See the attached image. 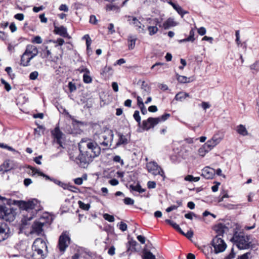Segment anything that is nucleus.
Returning <instances> with one entry per match:
<instances>
[{"label":"nucleus","instance_id":"f257e3e1","mask_svg":"<svg viewBox=\"0 0 259 259\" xmlns=\"http://www.w3.org/2000/svg\"><path fill=\"white\" fill-rule=\"evenodd\" d=\"M78 147L80 154L75 155L74 153H70V158L83 167L101 153L100 147L91 140L82 141L79 144Z\"/></svg>","mask_w":259,"mask_h":259},{"label":"nucleus","instance_id":"f03ea898","mask_svg":"<svg viewBox=\"0 0 259 259\" xmlns=\"http://www.w3.org/2000/svg\"><path fill=\"white\" fill-rule=\"evenodd\" d=\"M114 138L113 131L107 127H104L99 133L96 134L94 136V143L98 146L100 145L104 147V149L110 148Z\"/></svg>","mask_w":259,"mask_h":259},{"label":"nucleus","instance_id":"7ed1b4c3","mask_svg":"<svg viewBox=\"0 0 259 259\" xmlns=\"http://www.w3.org/2000/svg\"><path fill=\"white\" fill-rule=\"evenodd\" d=\"M230 241L240 249H248L251 244L249 237L242 232H234Z\"/></svg>","mask_w":259,"mask_h":259},{"label":"nucleus","instance_id":"20e7f679","mask_svg":"<svg viewBox=\"0 0 259 259\" xmlns=\"http://www.w3.org/2000/svg\"><path fill=\"white\" fill-rule=\"evenodd\" d=\"M16 215L15 210L10 206L0 204V218L8 222L14 220Z\"/></svg>","mask_w":259,"mask_h":259},{"label":"nucleus","instance_id":"39448f33","mask_svg":"<svg viewBox=\"0 0 259 259\" xmlns=\"http://www.w3.org/2000/svg\"><path fill=\"white\" fill-rule=\"evenodd\" d=\"M15 204L20 208L26 210L35 209V211H37L40 205L38 201L36 199H33L28 201L18 200L15 201Z\"/></svg>","mask_w":259,"mask_h":259},{"label":"nucleus","instance_id":"423d86ee","mask_svg":"<svg viewBox=\"0 0 259 259\" xmlns=\"http://www.w3.org/2000/svg\"><path fill=\"white\" fill-rule=\"evenodd\" d=\"M70 243V238L67 231L63 232L59 236L57 248L61 254H64Z\"/></svg>","mask_w":259,"mask_h":259},{"label":"nucleus","instance_id":"0eeeda50","mask_svg":"<svg viewBox=\"0 0 259 259\" xmlns=\"http://www.w3.org/2000/svg\"><path fill=\"white\" fill-rule=\"evenodd\" d=\"M146 166L149 172L154 176L160 175L163 178V180L164 179L165 177L164 172L157 162L150 161L146 164Z\"/></svg>","mask_w":259,"mask_h":259},{"label":"nucleus","instance_id":"6e6552de","mask_svg":"<svg viewBox=\"0 0 259 259\" xmlns=\"http://www.w3.org/2000/svg\"><path fill=\"white\" fill-rule=\"evenodd\" d=\"M46 221L44 217L40 218L38 221H35L31 226L30 232L31 234L41 235L44 234L43 227L46 224Z\"/></svg>","mask_w":259,"mask_h":259},{"label":"nucleus","instance_id":"1a4fd4ad","mask_svg":"<svg viewBox=\"0 0 259 259\" xmlns=\"http://www.w3.org/2000/svg\"><path fill=\"white\" fill-rule=\"evenodd\" d=\"M212 245L214 249V252L218 253L224 251L227 245L221 237L215 236L212 240Z\"/></svg>","mask_w":259,"mask_h":259},{"label":"nucleus","instance_id":"9d476101","mask_svg":"<svg viewBox=\"0 0 259 259\" xmlns=\"http://www.w3.org/2000/svg\"><path fill=\"white\" fill-rule=\"evenodd\" d=\"M159 123L158 118L149 117L147 120H143L142 122V128L145 130H148L153 127L155 125Z\"/></svg>","mask_w":259,"mask_h":259},{"label":"nucleus","instance_id":"9b49d317","mask_svg":"<svg viewBox=\"0 0 259 259\" xmlns=\"http://www.w3.org/2000/svg\"><path fill=\"white\" fill-rule=\"evenodd\" d=\"M10 236V229L7 224L0 223V242L8 238Z\"/></svg>","mask_w":259,"mask_h":259},{"label":"nucleus","instance_id":"f8f14e48","mask_svg":"<svg viewBox=\"0 0 259 259\" xmlns=\"http://www.w3.org/2000/svg\"><path fill=\"white\" fill-rule=\"evenodd\" d=\"M32 248L40 249V250L45 252L47 250V245L45 241L41 238H38L34 240Z\"/></svg>","mask_w":259,"mask_h":259},{"label":"nucleus","instance_id":"ddd939ff","mask_svg":"<svg viewBox=\"0 0 259 259\" xmlns=\"http://www.w3.org/2000/svg\"><path fill=\"white\" fill-rule=\"evenodd\" d=\"M221 138L214 136L211 140H208L203 145L207 149V151H209L217 145H218L221 142Z\"/></svg>","mask_w":259,"mask_h":259},{"label":"nucleus","instance_id":"4468645a","mask_svg":"<svg viewBox=\"0 0 259 259\" xmlns=\"http://www.w3.org/2000/svg\"><path fill=\"white\" fill-rule=\"evenodd\" d=\"M215 173V170L214 169L206 166L202 170L201 175L206 179H210L213 178Z\"/></svg>","mask_w":259,"mask_h":259},{"label":"nucleus","instance_id":"2eb2a0df","mask_svg":"<svg viewBox=\"0 0 259 259\" xmlns=\"http://www.w3.org/2000/svg\"><path fill=\"white\" fill-rule=\"evenodd\" d=\"M52 135L55 138L56 142L59 145L60 147H62V142L61 139H62L63 133L60 130L59 127H56L55 129L52 132Z\"/></svg>","mask_w":259,"mask_h":259},{"label":"nucleus","instance_id":"dca6fc26","mask_svg":"<svg viewBox=\"0 0 259 259\" xmlns=\"http://www.w3.org/2000/svg\"><path fill=\"white\" fill-rule=\"evenodd\" d=\"M32 252L30 254L31 259H44L46 257L45 252L36 248H32Z\"/></svg>","mask_w":259,"mask_h":259},{"label":"nucleus","instance_id":"f3484780","mask_svg":"<svg viewBox=\"0 0 259 259\" xmlns=\"http://www.w3.org/2000/svg\"><path fill=\"white\" fill-rule=\"evenodd\" d=\"M215 231L218 234L216 236L221 237L220 236L228 231V228L222 224H219L215 227Z\"/></svg>","mask_w":259,"mask_h":259},{"label":"nucleus","instance_id":"a211bd4d","mask_svg":"<svg viewBox=\"0 0 259 259\" xmlns=\"http://www.w3.org/2000/svg\"><path fill=\"white\" fill-rule=\"evenodd\" d=\"M137 38L136 35H130L127 37L128 48L130 50L134 49Z\"/></svg>","mask_w":259,"mask_h":259},{"label":"nucleus","instance_id":"6ab92c4d","mask_svg":"<svg viewBox=\"0 0 259 259\" xmlns=\"http://www.w3.org/2000/svg\"><path fill=\"white\" fill-rule=\"evenodd\" d=\"M54 32L63 37H65L67 35V29L64 26L60 27L55 26Z\"/></svg>","mask_w":259,"mask_h":259},{"label":"nucleus","instance_id":"aec40b11","mask_svg":"<svg viewBox=\"0 0 259 259\" xmlns=\"http://www.w3.org/2000/svg\"><path fill=\"white\" fill-rule=\"evenodd\" d=\"M177 25V23L172 18H168L166 21L163 23L162 27L165 29H167L171 27L175 26Z\"/></svg>","mask_w":259,"mask_h":259},{"label":"nucleus","instance_id":"412c9836","mask_svg":"<svg viewBox=\"0 0 259 259\" xmlns=\"http://www.w3.org/2000/svg\"><path fill=\"white\" fill-rule=\"evenodd\" d=\"M236 131L239 135L242 136H246L248 135L246 128L242 124H239L236 126Z\"/></svg>","mask_w":259,"mask_h":259},{"label":"nucleus","instance_id":"4be33fe9","mask_svg":"<svg viewBox=\"0 0 259 259\" xmlns=\"http://www.w3.org/2000/svg\"><path fill=\"white\" fill-rule=\"evenodd\" d=\"M119 139L116 144V147H118L121 145H126L128 143V140L125 136L121 133L118 134Z\"/></svg>","mask_w":259,"mask_h":259},{"label":"nucleus","instance_id":"5701e85b","mask_svg":"<svg viewBox=\"0 0 259 259\" xmlns=\"http://www.w3.org/2000/svg\"><path fill=\"white\" fill-rule=\"evenodd\" d=\"M38 52L37 48L32 45H28L26 47V49L25 51V54H26L27 56L30 55L31 54Z\"/></svg>","mask_w":259,"mask_h":259},{"label":"nucleus","instance_id":"b1692460","mask_svg":"<svg viewBox=\"0 0 259 259\" xmlns=\"http://www.w3.org/2000/svg\"><path fill=\"white\" fill-rule=\"evenodd\" d=\"M189 97V94L185 92H180L176 95L175 99L177 101H183L185 99Z\"/></svg>","mask_w":259,"mask_h":259},{"label":"nucleus","instance_id":"393cba45","mask_svg":"<svg viewBox=\"0 0 259 259\" xmlns=\"http://www.w3.org/2000/svg\"><path fill=\"white\" fill-rule=\"evenodd\" d=\"M128 18V21L130 22L131 24H133L135 26L139 28H141L142 24L141 22L136 17L129 16Z\"/></svg>","mask_w":259,"mask_h":259},{"label":"nucleus","instance_id":"a878e982","mask_svg":"<svg viewBox=\"0 0 259 259\" xmlns=\"http://www.w3.org/2000/svg\"><path fill=\"white\" fill-rule=\"evenodd\" d=\"M177 79L178 81L180 83H187L190 82L191 80L190 78H188L185 76L180 75L178 74H176Z\"/></svg>","mask_w":259,"mask_h":259},{"label":"nucleus","instance_id":"bb28decb","mask_svg":"<svg viewBox=\"0 0 259 259\" xmlns=\"http://www.w3.org/2000/svg\"><path fill=\"white\" fill-rule=\"evenodd\" d=\"M141 89L143 90L142 94L143 96H145L146 95L149 94L150 92V88L148 85L147 84L145 83L144 81L142 82V84L141 85Z\"/></svg>","mask_w":259,"mask_h":259},{"label":"nucleus","instance_id":"cd10ccee","mask_svg":"<svg viewBox=\"0 0 259 259\" xmlns=\"http://www.w3.org/2000/svg\"><path fill=\"white\" fill-rule=\"evenodd\" d=\"M137 244L138 243L136 242V241L134 240L133 238L129 239V241L127 244V250L131 249V248L132 249L136 250L135 247Z\"/></svg>","mask_w":259,"mask_h":259},{"label":"nucleus","instance_id":"c85d7f7f","mask_svg":"<svg viewBox=\"0 0 259 259\" xmlns=\"http://www.w3.org/2000/svg\"><path fill=\"white\" fill-rule=\"evenodd\" d=\"M130 187L132 190L138 192L140 193H143L145 191V190L144 189L142 188L140 185L139 184H138L136 186L131 185H130Z\"/></svg>","mask_w":259,"mask_h":259},{"label":"nucleus","instance_id":"c756f323","mask_svg":"<svg viewBox=\"0 0 259 259\" xmlns=\"http://www.w3.org/2000/svg\"><path fill=\"white\" fill-rule=\"evenodd\" d=\"M27 55L25 54V53L21 56V65L23 66H27L29 65L30 61H28V57H26Z\"/></svg>","mask_w":259,"mask_h":259},{"label":"nucleus","instance_id":"7c9ffc66","mask_svg":"<svg viewBox=\"0 0 259 259\" xmlns=\"http://www.w3.org/2000/svg\"><path fill=\"white\" fill-rule=\"evenodd\" d=\"M133 117H134L135 120L138 122V125L139 126H140L141 125V116L140 115L139 111L138 110L135 111L134 112Z\"/></svg>","mask_w":259,"mask_h":259},{"label":"nucleus","instance_id":"2f4dec72","mask_svg":"<svg viewBox=\"0 0 259 259\" xmlns=\"http://www.w3.org/2000/svg\"><path fill=\"white\" fill-rule=\"evenodd\" d=\"M78 204L79 205V207L84 210H88L91 207L90 204L89 203L85 204L82 202L81 201H78Z\"/></svg>","mask_w":259,"mask_h":259},{"label":"nucleus","instance_id":"473e14b6","mask_svg":"<svg viewBox=\"0 0 259 259\" xmlns=\"http://www.w3.org/2000/svg\"><path fill=\"white\" fill-rule=\"evenodd\" d=\"M148 30L149 31V35H153L157 32L158 29L156 26H149L148 27Z\"/></svg>","mask_w":259,"mask_h":259},{"label":"nucleus","instance_id":"72a5a7b5","mask_svg":"<svg viewBox=\"0 0 259 259\" xmlns=\"http://www.w3.org/2000/svg\"><path fill=\"white\" fill-rule=\"evenodd\" d=\"M90 73H84L83 75V80L86 83H91L92 81L91 77L90 76Z\"/></svg>","mask_w":259,"mask_h":259},{"label":"nucleus","instance_id":"f704fd0d","mask_svg":"<svg viewBox=\"0 0 259 259\" xmlns=\"http://www.w3.org/2000/svg\"><path fill=\"white\" fill-rule=\"evenodd\" d=\"M209 151H207V149L205 148V147L203 145V146L200 148L198 150V153L200 156L203 157L205 154Z\"/></svg>","mask_w":259,"mask_h":259},{"label":"nucleus","instance_id":"c9c22d12","mask_svg":"<svg viewBox=\"0 0 259 259\" xmlns=\"http://www.w3.org/2000/svg\"><path fill=\"white\" fill-rule=\"evenodd\" d=\"M194 35L195 30L194 29L192 28L189 32V35L187 37V40H189V41L193 42L195 40Z\"/></svg>","mask_w":259,"mask_h":259},{"label":"nucleus","instance_id":"e433bc0d","mask_svg":"<svg viewBox=\"0 0 259 259\" xmlns=\"http://www.w3.org/2000/svg\"><path fill=\"white\" fill-rule=\"evenodd\" d=\"M165 222L170 225H171L177 231L178 229H179L180 226H179V225H178L176 223L174 222V221L170 220H166Z\"/></svg>","mask_w":259,"mask_h":259},{"label":"nucleus","instance_id":"4c0bfd02","mask_svg":"<svg viewBox=\"0 0 259 259\" xmlns=\"http://www.w3.org/2000/svg\"><path fill=\"white\" fill-rule=\"evenodd\" d=\"M32 43H35L37 44H40L42 42V40L40 36L37 35L34 37L31 40Z\"/></svg>","mask_w":259,"mask_h":259},{"label":"nucleus","instance_id":"58836bf2","mask_svg":"<svg viewBox=\"0 0 259 259\" xmlns=\"http://www.w3.org/2000/svg\"><path fill=\"white\" fill-rule=\"evenodd\" d=\"M1 82L5 85V88L7 91L9 92L11 90V86L8 82L5 81L3 78H1Z\"/></svg>","mask_w":259,"mask_h":259},{"label":"nucleus","instance_id":"ea45409f","mask_svg":"<svg viewBox=\"0 0 259 259\" xmlns=\"http://www.w3.org/2000/svg\"><path fill=\"white\" fill-rule=\"evenodd\" d=\"M170 114L165 113L164 114L162 115V116L157 117V118H158V119L159 120V122H160L165 121L170 117Z\"/></svg>","mask_w":259,"mask_h":259},{"label":"nucleus","instance_id":"a19ab883","mask_svg":"<svg viewBox=\"0 0 259 259\" xmlns=\"http://www.w3.org/2000/svg\"><path fill=\"white\" fill-rule=\"evenodd\" d=\"M113 161L115 162H119L120 163L121 166L124 165L123 160L121 158L120 156L119 155H116L113 157Z\"/></svg>","mask_w":259,"mask_h":259},{"label":"nucleus","instance_id":"79ce46f5","mask_svg":"<svg viewBox=\"0 0 259 259\" xmlns=\"http://www.w3.org/2000/svg\"><path fill=\"white\" fill-rule=\"evenodd\" d=\"M104 218L109 221V222H113L114 221V218L113 215L109 214L108 213H105L104 214Z\"/></svg>","mask_w":259,"mask_h":259},{"label":"nucleus","instance_id":"37998d69","mask_svg":"<svg viewBox=\"0 0 259 259\" xmlns=\"http://www.w3.org/2000/svg\"><path fill=\"white\" fill-rule=\"evenodd\" d=\"M176 11L182 17H183L184 15L188 13V12L184 10L181 6L178 7L176 10Z\"/></svg>","mask_w":259,"mask_h":259},{"label":"nucleus","instance_id":"c03bdc74","mask_svg":"<svg viewBox=\"0 0 259 259\" xmlns=\"http://www.w3.org/2000/svg\"><path fill=\"white\" fill-rule=\"evenodd\" d=\"M123 201L124 203L126 205H133L134 203V200L129 197L124 198Z\"/></svg>","mask_w":259,"mask_h":259},{"label":"nucleus","instance_id":"a18cd8bd","mask_svg":"<svg viewBox=\"0 0 259 259\" xmlns=\"http://www.w3.org/2000/svg\"><path fill=\"white\" fill-rule=\"evenodd\" d=\"M38 75V73L37 71H33L29 75V78L31 80H35L37 78Z\"/></svg>","mask_w":259,"mask_h":259},{"label":"nucleus","instance_id":"49530a36","mask_svg":"<svg viewBox=\"0 0 259 259\" xmlns=\"http://www.w3.org/2000/svg\"><path fill=\"white\" fill-rule=\"evenodd\" d=\"M68 88L70 92L75 91L76 90V87L74 83L72 82L68 83Z\"/></svg>","mask_w":259,"mask_h":259},{"label":"nucleus","instance_id":"de8ad7c7","mask_svg":"<svg viewBox=\"0 0 259 259\" xmlns=\"http://www.w3.org/2000/svg\"><path fill=\"white\" fill-rule=\"evenodd\" d=\"M119 228L122 231H125L127 229V225L125 223L121 222L119 224Z\"/></svg>","mask_w":259,"mask_h":259},{"label":"nucleus","instance_id":"09e8293b","mask_svg":"<svg viewBox=\"0 0 259 259\" xmlns=\"http://www.w3.org/2000/svg\"><path fill=\"white\" fill-rule=\"evenodd\" d=\"M97 19L95 15H91L90 18V22L93 24H96L97 23Z\"/></svg>","mask_w":259,"mask_h":259},{"label":"nucleus","instance_id":"8fccbe9b","mask_svg":"<svg viewBox=\"0 0 259 259\" xmlns=\"http://www.w3.org/2000/svg\"><path fill=\"white\" fill-rule=\"evenodd\" d=\"M147 186L149 189H154L156 187V183L154 181H149Z\"/></svg>","mask_w":259,"mask_h":259},{"label":"nucleus","instance_id":"3c124183","mask_svg":"<svg viewBox=\"0 0 259 259\" xmlns=\"http://www.w3.org/2000/svg\"><path fill=\"white\" fill-rule=\"evenodd\" d=\"M45 52V56L43 57L48 58L49 56L51 55V52L50 50H48V47L46 46L45 49L44 51Z\"/></svg>","mask_w":259,"mask_h":259},{"label":"nucleus","instance_id":"603ef678","mask_svg":"<svg viewBox=\"0 0 259 259\" xmlns=\"http://www.w3.org/2000/svg\"><path fill=\"white\" fill-rule=\"evenodd\" d=\"M14 18L19 21H22L24 19V16L23 14L18 13L14 16Z\"/></svg>","mask_w":259,"mask_h":259},{"label":"nucleus","instance_id":"864d4df0","mask_svg":"<svg viewBox=\"0 0 259 259\" xmlns=\"http://www.w3.org/2000/svg\"><path fill=\"white\" fill-rule=\"evenodd\" d=\"M235 36L236 43L238 45H239V44H240L239 30L236 31Z\"/></svg>","mask_w":259,"mask_h":259},{"label":"nucleus","instance_id":"5fc2aeb1","mask_svg":"<svg viewBox=\"0 0 259 259\" xmlns=\"http://www.w3.org/2000/svg\"><path fill=\"white\" fill-rule=\"evenodd\" d=\"M206 29L203 27H201L198 29V33L200 35H204L206 33Z\"/></svg>","mask_w":259,"mask_h":259},{"label":"nucleus","instance_id":"6e6d98bb","mask_svg":"<svg viewBox=\"0 0 259 259\" xmlns=\"http://www.w3.org/2000/svg\"><path fill=\"white\" fill-rule=\"evenodd\" d=\"M137 105L139 107L142 106V105H144V104L143 102V99L140 96H137Z\"/></svg>","mask_w":259,"mask_h":259},{"label":"nucleus","instance_id":"4d7b16f0","mask_svg":"<svg viewBox=\"0 0 259 259\" xmlns=\"http://www.w3.org/2000/svg\"><path fill=\"white\" fill-rule=\"evenodd\" d=\"M59 10L64 11V12H67L68 11V7L65 5V4H62L60 6Z\"/></svg>","mask_w":259,"mask_h":259},{"label":"nucleus","instance_id":"13d9d810","mask_svg":"<svg viewBox=\"0 0 259 259\" xmlns=\"http://www.w3.org/2000/svg\"><path fill=\"white\" fill-rule=\"evenodd\" d=\"M78 71L80 72H84V73L87 72L90 73L89 70L83 66H81L80 67H79L78 69Z\"/></svg>","mask_w":259,"mask_h":259},{"label":"nucleus","instance_id":"bf43d9fd","mask_svg":"<svg viewBox=\"0 0 259 259\" xmlns=\"http://www.w3.org/2000/svg\"><path fill=\"white\" fill-rule=\"evenodd\" d=\"M74 182L76 185H80L82 184L83 180L81 178H77L74 180Z\"/></svg>","mask_w":259,"mask_h":259},{"label":"nucleus","instance_id":"052dcab7","mask_svg":"<svg viewBox=\"0 0 259 259\" xmlns=\"http://www.w3.org/2000/svg\"><path fill=\"white\" fill-rule=\"evenodd\" d=\"M42 155H39L38 157H36L34 158L33 160L37 164L40 165L41 164L40 159L42 158Z\"/></svg>","mask_w":259,"mask_h":259},{"label":"nucleus","instance_id":"680f3d73","mask_svg":"<svg viewBox=\"0 0 259 259\" xmlns=\"http://www.w3.org/2000/svg\"><path fill=\"white\" fill-rule=\"evenodd\" d=\"M109 183L112 186H116L118 184L119 182L117 180L115 179H111L109 181Z\"/></svg>","mask_w":259,"mask_h":259},{"label":"nucleus","instance_id":"e2e57ef3","mask_svg":"<svg viewBox=\"0 0 259 259\" xmlns=\"http://www.w3.org/2000/svg\"><path fill=\"white\" fill-rule=\"evenodd\" d=\"M148 111L151 112H155L157 111V108L155 105H152L149 107Z\"/></svg>","mask_w":259,"mask_h":259},{"label":"nucleus","instance_id":"0e129e2a","mask_svg":"<svg viewBox=\"0 0 259 259\" xmlns=\"http://www.w3.org/2000/svg\"><path fill=\"white\" fill-rule=\"evenodd\" d=\"M39 18L40 19V21L42 22V23H47V21H48V19L47 18L45 17V14H41L39 15Z\"/></svg>","mask_w":259,"mask_h":259},{"label":"nucleus","instance_id":"69168bd1","mask_svg":"<svg viewBox=\"0 0 259 259\" xmlns=\"http://www.w3.org/2000/svg\"><path fill=\"white\" fill-rule=\"evenodd\" d=\"M250 69L252 70H255L258 71L259 70V64L257 63H254L250 66Z\"/></svg>","mask_w":259,"mask_h":259},{"label":"nucleus","instance_id":"338daca9","mask_svg":"<svg viewBox=\"0 0 259 259\" xmlns=\"http://www.w3.org/2000/svg\"><path fill=\"white\" fill-rule=\"evenodd\" d=\"M32 183V180L29 178L25 179L24 180V184L27 187Z\"/></svg>","mask_w":259,"mask_h":259},{"label":"nucleus","instance_id":"774afa93","mask_svg":"<svg viewBox=\"0 0 259 259\" xmlns=\"http://www.w3.org/2000/svg\"><path fill=\"white\" fill-rule=\"evenodd\" d=\"M250 254V252H247L243 255L238 257V259H248L249 255Z\"/></svg>","mask_w":259,"mask_h":259}]
</instances>
